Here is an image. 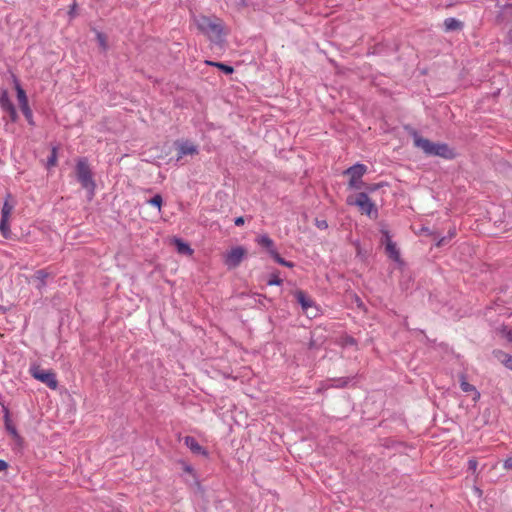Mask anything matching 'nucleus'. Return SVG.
<instances>
[{
    "mask_svg": "<svg viewBox=\"0 0 512 512\" xmlns=\"http://www.w3.org/2000/svg\"><path fill=\"white\" fill-rule=\"evenodd\" d=\"M271 257L280 265L293 268L295 264L291 261H287L284 258L280 256V254L277 251H271Z\"/></svg>",
    "mask_w": 512,
    "mask_h": 512,
    "instance_id": "b1692460",
    "label": "nucleus"
},
{
    "mask_svg": "<svg viewBox=\"0 0 512 512\" xmlns=\"http://www.w3.org/2000/svg\"><path fill=\"white\" fill-rule=\"evenodd\" d=\"M185 470H186L187 472H191L192 468L188 466V467H186V469H185Z\"/></svg>",
    "mask_w": 512,
    "mask_h": 512,
    "instance_id": "de8ad7c7",
    "label": "nucleus"
},
{
    "mask_svg": "<svg viewBox=\"0 0 512 512\" xmlns=\"http://www.w3.org/2000/svg\"><path fill=\"white\" fill-rule=\"evenodd\" d=\"M198 30L206 35L215 44H222L225 41L226 31L222 19L216 16L199 15L194 18Z\"/></svg>",
    "mask_w": 512,
    "mask_h": 512,
    "instance_id": "f257e3e1",
    "label": "nucleus"
},
{
    "mask_svg": "<svg viewBox=\"0 0 512 512\" xmlns=\"http://www.w3.org/2000/svg\"><path fill=\"white\" fill-rule=\"evenodd\" d=\"M493 355L494 357L499 361L501 362L503 365H507L508 361L507 359L511 358L512 355H509L507 353H505L504 351L502 350H494L493 351Z\"/></svg>",
    "mask_w": 512,
    "mask_h": 512,
    "instance_id": "393cba45",
    "label": "nucleus"
},
{
    "mask_svg": "<svg viewBox=\"0 0 512 512\" xmlns=\"http://www.w3.org/2000/svg\"><path fill=\"white\" fill-rule=\"evenodd\" d=\"M384 237H385V250L387 255L393 259L394 261H398L400 259V253L399 250L396 247V244L391 240L389 232L388 231H382Z\"/></svg>",
    "mask_w": 512,
    "mask_h": 512,
    "instance_id": "1a4fd4ad",
    "label": "nucleus"
},
{
    "mask_svg": "<svg viewBox=\"0 0 512 512\" xmlns=\"http://www.w3.org/2000/svg\"><path fill=\"white\" fill-rule=\"evenodd\" d=\"M463 22L457 20L456 18H446L444 20V27L446 31H457L463 28Z\"/></svg>",
    "mask_w": 512,
    "mask_h": 512,
    "instance_id": "2eb2a0df",
    "label": "nucleus"
},
{
    "mask_svg": "<svg viewBox=\"0 0 512 512\" xmlns=\"http://www.w3.org/2000/svg\"><path fill=\"white\" fill-rule=\"evenodd\" d=\"M382 186H383V183H372V184L365 183L363 188L366 190V193L368 194V193H373V192L377 191Z\"/></svg>",
    "mask_w": 512,
    "mask_h": 512,
    "instance_id": "c756f323",
    "label": "nucleus"
},
{
    "mask_svg": "<svg viewBox=\"0 0 512 512\" xmlns=\"http://www.w3.org/2000/svg\"><path fill=\"white\" fill-rule=\"evenodd\" d=\"M75 173L77 181L81 184V186L90 191L94 192L96 184L93 179V174L91 168L88 163V159L85 157L79 158L76 163Z\"/></svg>",
    "mask_w": 512,
    "mask_h": 512,
    "instance_id": "7ed1b4c3",
    "label": "nucleus"
},
{
    "mask_svg": "<svg viewBox=\"0 0 512 512\" xmlns=\"http://www.w3.org/2000/svg\"><path fill=\"white\" fill-rule=\"evenodd\" d=\"M16 91H17V98L19 101L20 108L27 106L28 105L27 95L18 83L16 84Z\"/></svg>",
    "mask_w": 512,
    "mask_h": 512,
    "instance_id": "5701e85b",
    "label": "nucleus"
},
{
    "mask_svg": "<svg viewBox=\"0 0 512 512\" xmlns=\"http://www.w3.org/2000/svg\"><path fill=\"white\" fill-rule=\"evenodd\" d=\"M175 146L177 150V162H179L184 156H193L199 153L198 147L188 140L176 141Z\"/></svg>",
    "mask_w": 512,
    "mask_h": 512,
    "instance_id": "6e6552de",
    "label": "nucleus"
},
{
    "mask_svg": "<svg viewBox=\"0 0 512 512\" xmlns=\"http://www.w3.org/2000/svg\"><path fill=\"white\" fill-rule=\"evenodd\" d=\"M507 361H508V363H507L506 367L508 369L512 370V356H511V358L507 359Z\"/></svg>",
    "mask_w": 512,
    "mask_h": 512,
    "instance_id": "c03bdc74",
    "label": "nucleus"
},
{
    "mask_svg": "<svg viewBox=\"0 0 512 512\" xmlns=\"http://www.w3.org/2000/svg\"><path fill=\"white\" fill-rule=\"evenodd\" d=\"M294 296L304 312L314 306V301L303 290H296Z\"/></svg>",
    "mask_w": 512,
    "mask_h": 512,
    "instance_id": "9b49d317",
    "label": "nucleus"
},
{
    "mask_svg": "<svg viewBox=\"0 0 512 512\" xmlns=\"http://www.w3.org/2000/svg\"><path fill=\"white\" fill-rule=\"evenodd\" d=\"M8 468V463L2 459H0V472L4 471Z\"/></svg>",
    "mask_w": 512,
    "mask_h": 512,
    "instance_id": "a19ab883",
    "label": "nucleus"
},
{
    "mask_svg": "<svg viewBox=\"0 0 512 512\" xmlns=\"http://www.w3.org/2000/svg\"><path fill=\"white\" fill-rule=\"evenodd\" d=\"M0 233L6 239L10 237L11 231H10V226H9V217L1 216Z\"/></svg>",
    "mask_w": 512,
    "mask_h": 512,
    "instance_id": "aec40b11",
    "label": "nucleus"
},
{
    "mask_svg": "<svg viewBox=\"0 0 512 512\" xmlns=\"http://www.w3.org/2000/svg\"><path fill=\"white\" fill-rule=\"evenodd\" d=\"M20 109H21L23 115L25 116L26 120L28 121V123L30 125H34L35 123L33 121V114H32V110L30 109L29 105L21 107Z\"/></svg>",
    "mask_w": 512,
    "mask_h": 512,
    "instance_id": "bb28decb",
    "label": "nucleus"
},
{
    "mask_svg": "<svg viewBox=\"0 0 512 512\" xmlns=\"http://www.w3.org/2000/svg\"><path fill=\"white\" fill-rule=\"evenodd\" d=\"M320 347V343H318L313 337H311L309 342V349H317Z\"/></svg>",
    "mask_w": 512,
    "mask_h": 512,
    "instance_id": "e433bc0d",
    "label": "nucleus"
},
{
    "mask_svg": "<svg viewBox=\"0 0 512 512\" xmlns=\"http://www.w3.org/2000/svg\"><path fill=\"white\" fill-rule=\"evenodd\" d=\"M477 465H478V463L475 459H470L468 461V469L473 472L477 469Z\"/></svg>",
    "mask_w": 512,
    "mask_h": 512,
    "instance_id": "c9c22d12",
    "label": "nucleus"
},
{
    "mask_svg": "<svg viewBox=\"0 0 512 512\" xmlns=\"http://www.w3.org/2000/svg\"><path fill=\"white\" fill-rule=\"evenodd\" d=\"M4 424L5 429L9 432V434L13 437V439L17 442H21L22 438L17 432V429L15 425L13 424L12 420L10 419L9 412L6 410V413L4 415Z\"/></svg>",
    "mask_w": 512,
    "mask_h": 512,
    "instance_id": "ddd939ff",
    "label": "nucleus"
},
{
    "mask_svg": "<svg viewBox=\"0 0 512 512\" xmlns=\"http://www.w3.org/2000/svg\"><path fill=\"white\" fill-rule=\"evenodd\" d=\"M496 22L504 25L512 24V4H506L501 7L496 16Z\"/></svg>",
    "mask_w": 512,
    "mask_h": 512,
    "instance_id": "9d476101",
    "label": "nucleus"
},
{
    "mask_svg": "<svg viewBox=\"0 0 512 512\" xmlns=\"http://www.w3.org/2000/svg\"><path fill=\"white\" fill-rule=\"evenodd\" d=\"M283 283V280L279 277V272H274L270 275L268 281H267V285L269 286H272V285H281Z\"/></svg>",
    "mask_w": 512,
    "mask_h": 512,
    "instance_id": "a878e982",
    "label": "nucleus"
},
{
    "mask_svg": "<svg viewBox=\"0 0 512 512\" xmlns=\"http://www.w3.org/2000/svg\"><path fill=\"white\" fill-rule=\"evenodd\" d=\"M339 382H341V383H339L337 386H341L342 387V386L347 384V381H342L341 379L339 380Z\"/></svg>",
    "mask_w": 512,
    "mask_h": 512,
    "instance_id": "49530a36",
    "label": "nucleus"
},
{
    "mask_svg": "<svg viewBox=\"0 0 512 512\" xmlns=\"http://www.w3.org/2000/svg\"><path fill=\"white\" fill-rule=\"evenodd\" d=\"M148 203L160 209L163 203L162 196L160 194H156L150 200H148Z\"/></svg>",
    "mask_w": 512,
    "mask_h": 512,
    "instance_id": "cd10ccee",
    "label": "nucleus"
},
{
    "mask_svg": "<svg viewBox=\"0 0 512 512\" xmlns=\"http://www.w3.org/2000/svg\"><path fill=\"white\" fill-rule=\"evenodd\" d=\"M246 254L247 250L244 247H234L225 255L224 263L229 269H234L241 264Z\"/></svg>",
    "mask_w": 512,
    "mask_h": 512,
    "instance_id": "0eeeda50",
    "label": "nucleus"
},
{
    "mask_svg": "<svg viewBox=\"0 0 512 512\" xmlns=\"http://www.w3.org/2000/svg\"><path fill=\"white\" fill-rule=\"evenodd\" d=\"M454 236H455V230H453V231H451V230H450V231H449V237H442V238L437 242V244H436V245H437L438 247H441V246L445 245V244L448 242V240H449V239H451V238H452V237H454Z\"/></svg>",
    "mask_w": 512,
    "mask_h": 512,
    "instance_id": "7c9ffc66",
    "label": "nucleus"
},
{
    "mask_svg": "<svg viewBox=\"0 0 512 512\" xmlns=\"http://www.w3.org/2000/svg\"><path fill=\"white\" fill-rule=\"evenodd\" d=\"M173 243H174L175 248L179 254L190 256L194 252L193 249L190 247V245L187 242H184L180 238H174Z\"/></svg>",
    "mask_w": 512,
    "mask_h": 512,
    "instance_id": "4468645a",
    "label": "nucleus"
},
{
    "mask_svg": "<svg viewBox=\"0 0 512 512\" xmlns=\"http://www.w3.org/2000/svg\"><path fill=\"white\" fill-rule=\"evenodd\" d=\"M97 39L99 41V44L105 49L106 48V37L102 33L97 34Z\"/></svg>",
    "mask_w": 512,
    "mask_h": 512,
    "instance_id": "f704fd0d",
    "label": "nucleus"
},
{
    "mask_svg": "<svg viewBox=\"0 0 512 512\" xmlns=\"http://www.w3.org/2000/svg\"><path fill=\"white\" fill-rule=\"evenodd\" d=\"M503 467L507 470H511L512 469V457H509L507 458L504 463H503Z\"/></svg>",
    "mask_w": 512,
    "mask_h": 512,
    "instance_id": "4c0bfd02",
    "label": "nucleus"
},
{
    "mask_svg": "<svg viewBox=\"0 0 512 512\" xmlns=\"http://www.w3.org/2000/svg\"><path fill=\"white\" fill-rule=\"evenodd\" d=\"M184 443L193 453L207 456V451L198 443L194 437L186 436L184 438Z\"/></svg>",
    "mask_w": 512,
    "mask_h": 512,
    "instance_id": "f8f14e48",
    "label": "nucleus"
},
{
    "mask_svg": "<svg viewBox=\"0 0 512 512\" xmlns=\"http://www.w3.org/2000/svg\"><path fill=\"white\" fill-rule=\"evenodd\" d=\"M29 371L32 377L44 383L50 389L55 390L58 387L56 373L53 370H44L39 365L34 364L30 367Z\"/></svg>",
    "mask_w": 512,
    "mask_h": 512,
    "instance_id": "423d86ee",
    "label": "nucleus"
},
{
    "mask_svg": "<svg viewBox=\"0 0 512 512\" xmlns=\"http://www.w3.org/2000/svg\"><path fill=\"white\" fill-rule=\"evenodd\" d=\"M9 199H11V195L8 194L7 195V198L2 206V209H1V216H4V217H9L10 218V215L14 209V204L13 203H10L9 202Z\"/></svg>",
    "mask_w": 512,
    "mask_h": 512,
    "instance_id": "4be33fe9",
    "label": "nucleus"
},
{
    "mask_svg": "<svg viewBox=\"0 0 512 512\" xmlns=\"http://www.w3.org/2000/svg\"><path fill=\"white\" fill-rule=\"evenodd\" d=\"M207 64L211 65V66H214V67H217L219 70H221L226 75H230V74H232L234 72V68L232 66L227 65V64L222 63V62L207 61Z\"/></svg>",
    "mask_w": 512,
    "mask_h": 512,
    "instance_id": "412c9836",
    "label": "nucleus"
},
{
    "mask_svg": "<svg viewBox=\"0 0 512 512\" xmlns=\"http://www.w3.org/2000/svg\"><path fill=\"white\" fill-rule=\"evenodd\" d=\"M414 144L428 156H438L447 160L454 159L456 154L446 143H435L421 136H415Z\"/></svg>",
    "mask_w": 512,
    "mask_h": 512,
    "instance_id": "f03ea898",
    "label": "nucleus"
},
{
    "mask_svg": "<svg viewBox=\"0 0 512 512\" xmlns=\"http://www.w3.org/2000/svg\"><path fill=\"white\" fill-rule=\"evenodd\" d=\"M460 388L463 392L469 393V392H475L477 397L480 396V394L477 392L474 385L467 382L465 375L460 376Z\"/></svg>",
    "mask_w": 512,
    "mask_h": 512,
    "instance_id": "a211bd4d",
    "label": "nucleus"
},
{
    "mask_svg": "<svg viewBox=\"0 0 512 512\" xmlns=\"http://www.w3.org/2000/svg\"><path fill=\"white\" fill-rule=\"evenodd\" d=\"M508 331H511V330H510V329H508V327H507V326H503V327H502L501 332H502V334H503L505 337H507V336H508Z\"/></svg>",
    "mask_w": 512,
    "mask_h": 512,
    "instance_id": "79ce46f5",
    "label": "nucleus"
},
{
    "mask_svg": "<svg viewBox=\"0 0 512 512\" xmlns=\"http://www.w3.org/2000/svg\"><path fill=\"white\" fill-rule=\"evenodd\" d=\"M508 331H511V330H510V329H508V327H507V326H503V327H502L501 332H502V334H503L505 337H507V336H508Z\"/></svg>",
    "mask_w": 512,
    "mask_h": 512,
    "instance_id": "37998d69",
    "label": "nucleus"
},
{
    "mask_svg": "<svg viewBox=\"0 0 512 512\" xmlns=\"http://www.w3.org/2000/svg\"><path fill=\"white\" fill-rule=\"evenodd\" d=\"M315 225L321 229V230H324L328 227V223L326 220H319V219H316L315 221Z\"/></svg>",
    "mask_w": 512,
    "mask_h": 512,
    "instance_id": "72a5a7b5",
    "label": "nucleus"
},
{
    "mask_svg": "<svg viewBox=\"0 0 512 512\" xmlns=\"http://www.w3.org/2000/svg\"><path fill=\"white\" fill-rule=\"evenodd\" d=\"M244 223H245V219H244V217H242V216L237 217V218H235V220H234V224H235L236 226H242V225H244Z\"/></svg>",
    "mask_w": 512,
    "mask_h": 512,
    "instance_id": "ea45409f",
    "label": "nucleus"
},
{
    "mask_svg": "<svg viewBox=\"0 0 512 512\" xmlns=\"http://www.w3.org/2000/svg\"><path fill=\"white\" fill-rule=\"evenodd\" d=\"M76 8H77V4L76 3H73L70 7V10L68 11V14L71 18L75 17L76 15Z\"/></svg>",
    "mask_w": 512,
    "mask_h": 512,
    "instance_id": "58836bf2",
    "label": "nucleus"
},
{
    "mask_svg": "<svg viewBox=\"0 0 512 512\" xmlns=\"http://www.w3.org/2000/svg\"><path fill=\"white\" fill-rule=\"evenodd\" d=\"M5 112H7L9 114L11 121H13V122L16 121L17 111H16L15 106L11 107L10 109L6 110Z\"/></svg>",
    "mask_w": 512,
    "mask_h": 512,
    "instance_id": "2f4dec72",
    "label": "nucleus"
},
{
    "mask_svg": "<svg viewBox=\"0 0 512 512\" xmlns=\"http://www.w3.org/2000/svg\"><path fill=\"white\" fill-rule=\"evenodd\" d=\"M5 112H7L9 114L11 121H13V122L16 121L17 111H16L15 106L11 107L10 109L6 110Z\"/></svg>",
    "mask_w": 512,
    "mask_h": 512,
    "instance_id": "473e14b6",
    "label": "nucleus"
},
{
    "mask_svg": "<svg viewBox=\"0 0 512 512\" xmlns=\"http://www.w3.org/2000/svg\"><path fill=\"white\" fill-rule=\"evenodd\" d=\"M367 172V166L361 163H356L347 168L343 175L349 176L348 188L351 190H360L364 187L362 177Z\"/></svg>",
    "mask_w": 512,
    "mask_h": 512,
    "instance_id": "39448f33",
    "label": "nucleus"
},
{
    "mask_svg": "<svg viewBox=\"0 0 512 512\" xmlns=\"http://www.w3.org/2000/svg\"><path fill=\"white\" fill-rule=\"evenodd\" d=\"M256 241L260 246L266 248L270 255L271 251H277L275 249L274 241L268 235H261Z\"/></svg>",
    "mask_w": 512,
    "mask_h": 512,
    "instance_id": "dca6fc26",
    "label": "nucleus"
},
{
    "mask_svg": "<svg viewBox=\"0 0 512 512\" xmlns=\"http://www.w3.org/2000/svg\"><path fill=\"white\" fill-rule=\"evenodd\" d=\"M48 276L49 274L44 269H39L34 273L33 279L38 282L36 285L37 289L41 290L46 286V279Z\"/></svg>",
    "mask_w": 512,
    "mask_h": 512,
    "instance_id": "f3484780",
    "label": "nucleus"
},
{
    "mask_svg": "<svg viewBox=\"0 0 512 512\" xmlns=\"http://www.w3.org/2000/svg\"><path fill=\"white\" fill-rule=\"evenodd\" d=\"M346 203L350 206H357L361 213L366 214L369 217H372L373 215L376 217L378 214L375 204L371 201L366 192L349 195L346 199Z\"/></svg>",
    "mask_w": 512,
    "mask_h": 512,
    "instance_id": "20e7f679",
    "label": "nucleus"
},
{
    "mask_svg": "<svg viewBox=\"0 0 512 512\" xmlns=\"http://www.w3.org/2000/svg\"><path fill=\"white\" fill-rule=\"evenodd\" d=\"M57 162V149L53 147L50 156L47 159V166L52 167L55 166Z\"/></svg>",
    "mask_w": 512,
    "mask_h": 512,
    "instance_id": "c85d7f7f",
    "label": "nucleus"
},
{
    "mask_svg": "<svg viewBox=\"0 0 512 512\" xmlns=\"http://www.w3.org/2000/svg\"><path fill=\"white\" fill-rule=\"evenodd\" d=\"M506 338L508 341L512 342V331H508V336Z\"/></svg>",
    "mask_w": 512,
    "mask_h": 512,
    "instance_id": "a18cd8bd",
    "label": "nucleus"
},
{
    "mask_svg": "<svg viewBox=\"0 0 512 512\" xmlns=\"http://www.w3.org/2000/svg\"><path fill=\"white\" fill-rule=\"evenodd\" d=\"M14 104L9 98L8 92L6 90H3L0 95V107L3 111H6L13 107Z\"/></svg>",
    "mask_w": 512,
    "mask_h": 512,
    "instance_id": "6ab92c4d",
    "label": "nucleus"
}]
</instances>
